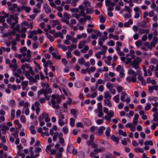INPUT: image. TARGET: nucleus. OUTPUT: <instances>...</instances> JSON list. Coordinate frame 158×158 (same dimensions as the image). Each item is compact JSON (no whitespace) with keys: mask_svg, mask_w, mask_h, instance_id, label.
I'll return each instance as SVG.
<instances>
[{"mask_svg":"<svg viewBox=\"0 0 158 158\" xmlns=\"http://www.w3.org/2000/svg\"><path fill=\"white\" fill-rule=\"evenodd\" d=\"M70 125L72 127H73L74 126V123L75 122V120L72 118H71L70 119Z\"/></svg>","mask_w":158,"mask_h":158,"instance_id":"nucleus-40","label":"nucleus"},{"mask_svg":"<svg viewBox=\"0 0 158 158\" xmlns=\"http://www.w3.org/2000/svg\"><path fill=\"white\" fill-rule=\"evenodd\" d=\"M136 70V72L132 69H130L128 71V73L131 75H132L131 76H128L126 78V80L128 83H130L131 82L134 83L136 82V76L138 75H140L141 72V70H139V72H137V70Z\"/></svg>","mask_w":158,"mask_h":158,"instance_id":"nucleus-1","label":"nucleus"},{"mask_svg":"<svg viewBox=\"0 0 158 158\" xmlns=\"http://www.w3.org/2000/svg\"><path fill=\"white\" fill-rule=\"evenodd\" d=\"M33 48L35 49L37 48L38 47L39 45V43L37 41H35L33 43Z\"/></svg>","mask_w":158,"mask_h":158,"instance_id":"nucleus-54","label":"nucleus"},{"mask_svg":"<svg viewBox=\"0 0 158 158\" xmlns=\"http://www.w3.org/2000/svg\"><path fill=\"white\" fill-rule=\"evenodd\" d=\"M63 134L62 133H59V142L61 143H63L64 142V140L63 137Z\"/></svg>","mask_w":158,"mask_h":158,"instance_id":"nucleus-21","label":"nucleus"},{"mask_svg":"<svg viewBox=\"0 0 158 158\" xmlns=\"http://www.w3.org/2000/svg\"><path fill=\"white\" fill-rule=\"evenodd\" d=\"M8 104L10 107H13L15 105V102L14 100H11L9 102Z\"/></svg>","mask_w":158,"mask_h":158,"instance_id":"nucleus-31","label":"nucleus"},{"mask_svg":"<svg viewBox=\"0 0 158 158\" xmlns=\"http://www.w3.org/2000/svg\"><path fill=\"white\" fill-rule=\"evenodd\" d=\"M98 111V117L99 118L102 117L103 115V113L102 111V110H99Z\"/></svg>","mask_w":158,"mask_h":158,"instance_id":"nucleus-62","label":"nucleus"},{"mask_svg":"<svg viewBox=\"0 0 158 158\" xmlns=\"http://www.w3.org/2000/svg\"><path fill=\"white\" fill-rule=\"evenodd\" d=\"M109 100L110 99H104V104L105 105H106L109 107H111L112 106V105Z\"/></svg>","mask_w":158,"mask_h":158,"instance_id":"nucleus-11","label":"nucleus"},{"mask_svg":"<svg viewBox=\"0 0 158 158\" xmlns=\"http://www.w3.org/2000/svg\"><path fill=\"white\" fill-rule=\"evenodd\" d=\"M22 10H25V12L26 13H29L31 10V8L28 6H26L24 5H23L21 6Z\"/></svg>","mask_w":158,"mask_h":158,"instance_id":"nucleus-14","label":"nucleus"},{"mask_svg":"<svg viewBox=\"0 0 158 158\" xmlns=\"http://www.w3.org/2000/svg\"><path fill=\"white\" fill-rule=\"evenodd\" d=\"M21 69L20 68H19L17 70L16 72L15 73L14 75L16 77H20V75L21 73Z\"/></svg>","mask_w":158,"mask_h":158,"instance_id":"nucleus-23","label":"nucleus"},{"mask_svg":"<svg viewBox=\"0 0 158 158\" xmlns=\"http://www.w3.org/2000/svg\"><path fill=\"white\" fill-rule=\"evenodd\" d=\"M144 144L146 146L148 145H150L151 146H152L153 145V143L151 140H146L144 142Z\"/></svg>","mask_w":158,"mask_h":158,"instance_id":"nucleus-39","label":"nucleus"},{"mask_svg":"<svg viewBox=\"0 0 158 158\" xmlns=\"http://www.w3.org/2000/svg\"><path fill=\"white\" fill-rule=\"evenodd\" d=\"M26 25L28 27H29L31 28V29H32L33 27L32 26V22H30V23H29L28 22H26Z\"/></svg>","mask_w":158,"mask_h":158,"instance_id":"nucleus-59","label":"nucleus"},{"mask_svg":"<svg viewBox=\"0 0 158 158\" xmlns=\"http://www.w3.org/2000/svg\"><path fill=\"white\" fill-rule=\"evenodd\" d=\"M84 45V43L82 41H80L78 45V48L81 49L83 48V45Z\"/></svg>","mask_w":158,"mask_h":158,"instance_id":"nucleus-63","label":"nucleus"},{"mask_svg":"<svg viewBox=\"0 0 158 158\" xmlns=\"http://www.w3.org/2000/svg\"><path fill=\"white\" fill-rule=\"evenodd\" d=\"M131 58L129 57H127V61L125 62V63L126 64H128L129 63H131V62H132V60L134 58V59L135 57V55H132V56H130Z\"/></svg>","mask_w":158,"mask_h":158,"instance_id":"nucleus-10","label":"nucleus"},{"mask_svg":"<svg viewBox=\"0 0 158 158\" xmlns=\"http://www.w3.org/2000/svg\"><path fill=\"white\" fill-rule=\"evenodd\" d=\"M104 98L106 99H110L111 97V95L110 94L108 91H106L104 94Z\"/></svg>","mask_w":158,"mask_h":158,"instance_id":"nucleus-13","label":"nucleus"},{"mask_svg":"<svg viewBox=\"0 0 158 158\" xmlns=\"http://www.w3.org/2000/svg\"><path fill=\"white\" fill-rule=\"evenodd\" d=\"M63 132L65 134H66L68 133L69 131L68 128L66 126H64L63 128Z\"/></svg>","mask_w":158,"mask_h":158,"instance_id":"nucleus-46","label":"nucleus"},{"mask_svg":"<svg viewBox=\"0 0 158 158\" xmlns=\"http://www.w3.org/2000/svg\"><path fill=\"white\" fill-rule=\"evenodd\" d=\"M43 9L44 10L45 12L47 14L50 13L51 12V10L50 7L47 3H45L44 5Z\"/></svg>","mask_w":158,"mask_h":158,"instance_id":"nucleus-8","label":"nucleus"},{"mask_svg":"<svg viewBox=\"0 0 158 158\" xmlns=\"http://www.w3.org/2000/svg\"><path fill=\"white\" fill-rule=\"evenodd\" d=\"M64 19H69L70 18V16L69 15L67 12H65L63 14Z\"/></svg>","mask_w":158,"mask_h":158,"instance_id":"nucleus-47","label":"nucleus"},{"mask_svg":"<svg viewBox=\"0 0 158 158\" xmlns=\"http://www.w3.org/2000/svg\"><path fill=\"white\" fill-rule=\"evenodd\" d=\"M63 92L65 95L69 97H70L71 96V94L69 91L68 89H62Z\"/></svg>","mask_w":158,"mask_h":158,"instance_id":"nucleus-17","label":"nucleus"},{"mask_svg":"<svg viewBox=\"0 0 158 158\" xmlns=\"http://www.w3.org/2000/svg\"><path fill=\"white\" fill-rule=\"evenodd\" d=\"M30 129L31 133L33 134H35L36 133V131L35 129V127L33 125H31L30 127Z\"/></svg>","mask_w":158,"mask_h":158,"instance_id":"nucleus-34","label":"nucleus"},{"mask_svg":"<svg viewBox=\"0 0 158 158\" xmlns=\"http://www.w3.org/2000/svg\"><path fill=\"white\" fill-rule=\"evenodd\" d=\"M118 133L121 135H122L123 136L125 137L127 136V134L125 132H124L122 130H119L118 131Z\"/></svg>","mask_w":158,"mask_h":158,"instance_id":"nucleus-36","label":"nucleus"},{"mask_svg":"<svg viewBox=\"0 0 158 158\" xmlns=\"http://www.w3.org/2000/svg\"><path fill=\"white\" fill-rule=\"evenodd\" d=\"M100 143L101 144L103 145L107 144V148L111 147V145L108 142L106 141L103 140H101L100 141Z\"/></svg>","mask_w":158,"mask_h":158,"instance_id":"nucleus-18","label":"nucleus"},{"mask_svg":"<svg viewBox=\"0 0 158 158\" xmlns=\"http://www.w3.org/2000/svg\"><path fill=\"white\" fill-rule=\"evenodd\" d=\"M42 86L45 89H51L49 87V85L46 83L43 82L41 84Z\"/></svg>","mask_w":158,"mask_h":158,"instance_id":"nucleus-28","label":"nucleus"},{"mask_svg":"<svg viewBox=\"0 0 158 158\" xmlns=\"http://www.w3.org/2000/svg\"><path fill=\"white\" fill-rule=\"evenodd\" d=\"M89 144L92 146L93 148L97 147L98 146V145H95L93 142V140L90 139L89 141Z\"/></svg>","mask_w":158,"mask_h":158,"instance_id":"nucleus-48","label":"nucleus"},{"mask_svg":"<svg viewBox=\"0 0 158 158\" xmlns=\"http://www.w3.org/2000/svg\"><path fill=\"white\" fill-rule=\"evenodd\" d=\"M89 49V48L87 45H85L84 48L81 50V52L83 53H86L87 51Z\"/></svg>","mask_w":158,"mask_h":158,"instance_id":"nucleus-27","label":"nucleus"},{"mask_svg":"<svg viewBox=\"0 0 158 158\" xmlns=\"http://www.w3.org/2000/svg\"><path fill=\"white\" fill-rule=\"evenodd\" d=\"M104 149H103L102 147L101 148H95L94 150V152L97 153L102 152L104 151Z\"/></svg>","mask_w":158,"mask_h":158,"instance_id":"nucleus-37","label":"nucleus"},{"mask_svg":"<svg viewBox=\"0 0 158 158\" xmlns=\"http://www.w3.org/2000/svg\"><path fill=\"white\" fill-rule=\"evenodd\" d=\"M151 108V105L150 103H146V106H145V110H148Z\"/></svg>","mask_w":158,"mask_h":158,"instance_id":"nucleus-53","label":"nucleus"},{"mask_svg":"<svg viewBox=\"0 0 158 158\" xmlns=\"http://www.w3.org/2000/svg\"><path fill=\"white\" fill-rule=\"evenodd\" d=\"M147 26V23L145 21H143L140 23V27L143 28H145Z\"/></svg>","mask_w":158,"mask_h":158,"instance_id":"nucleus-49","label":"nucleus"},{"mask_svg":"<svg viewBox=\"0 0 158 158\" xmlns=\"http://www.w3.org/2000/svg\"><path fill=\"white\" fill-rule=\"evenodd\" d=\"M76 126L77 127H81L82 128L84 127V125L81 122H78L76 123Z\"/></svg>","mask_w":158,"mask_h":158,"instance_id":"nucleus-57","label":"nucleus"},{"mask_svg":"<svg viewBox=\"0 0 158 158\" xmlns=\"http://www.w3.org/2000/svg\"><path fill=\"white\" fill-rule=\"evenodd\" d=\"M51 22L53 23L52 24V26L53 27H54L57 25H60L59 21L57 20H52Z\"/></svg>","mask_w":158,"mask_h":158,"instance_id":"nucleus-25","label":"nucleus"},{"mask_svg":"<svg viewBox=\"0 0 158 158\" xmlns=\"http://www.w3.org/2000/svg\"><path fill=\"white\" fill-rule=\"evenodd\" d=\"M45 99L44 98H41L39 99L38 100V102L40 103H44L45 102Z\"/></svg>","mask_w":158,"mask_h":158,"instance_id":"nucleus-61","label":"nucleus"},{"mask_svg":"<svg viewBox=\"0 0 158 158\" xmlns=\"http://www.w3.org/2000/svg\"><path fill=\"white\" fill-rule=\"evenodd\" d=\"M20 119L21 122L23 123H25L26 121V119L25 116L22 115L21 116L20 118Z\"/></svg>","mask_w":158,"mask_h":158,"instance_id":"nucleus-52","label":"nucleus"},{"mask_svg":"<svg viewBox=\"0 0 158 158\" xmlns=\"http://www.w3.org/2000/svg\"><path fill=\"white\" fill-rule=\"evenodd\" d=\"M42 115L44 116L45 118V121L46 122H49L50 119L48 117V114H46L45 113H43Z\"/></svg>","mask_w":158,"mask_h":158,"instance_id":"nucleus-20","label":"nucleus"},{"mask_svg":"<svg viewBox=\"0 0 158 158\" xmlns=\"http://www.w3.org/2000/svg\"><path fill=\"white\" fill-rule=\"evenodd\" d=\"M15 110H12L11 112V118L12 120H13L15 118Z\"/></svg>","mask_w":158,"mask_h":158,"instance_id":"nucleus-42","label":"nucleus"},{"mask_svg":"<svg viewBox=\"0 0 158 158\" xmlns=\"http://www.w3.org/2000/svg\"><path fill=\"white\" fill-rule=\"evenodd\" d=\"M125 11L130 13L132 11L131 9L129 8L128 6H125Z\"/></svg>","mask_w":158,"mask_h":158,"instance_id":"nucleus-64","label":"nucleus"},{"mask_svg":"<svg viewBox=\"0 0 158 158\" xmlns=\"http://www.w3.org/2000/svg\"><path fill=\"white\" fill-rule=\"evenodd\" d=\"M157 99L158 98L156 97H155L154 98H152L151 97H148V100L150 102L152 101H156L157 100Z\"/></svg>","mask_w":158,"mask_h":158,"instance_id":"nucleus-41","label":"nucleus"},{"mask_svg":"<svg viewBox=\"0 0 158 158\" xmlns=\"http://www.w3.org/2000/svg\"><path fill=\"white\" fill-rule=\"evenodd\" d=\"M59 133L58 132H55L54 133V135L53 136L52 139L53 141H55L57 139V137H59Z\"/></svg>","mask_w":158,"mask_h":158,"instance_id":"nucleus-26","label":"nucleus"},{"mask_svg":"<svg viewBox=\"0 0 158 158\" xmlns=\"http://www.w3.org/2000/svg\"><path fill=\"white\" fill-rule=\"evenodd\" d=\"M111 139L114 141L117 144H118L119 143V139L118 138H116L114 135H112L111 136Z\"/></svg>","mask_w":158,"mask_h":158,"instance_id":"nucleus-22","label":"nucleus"},{"mask_svg":"<svg viewBox=\"0 0 158 158\" xmlns=\"http://www.w3.org/2000/svg\"><path fill=\"white\" fill-rule=\"evenodd\" d=\"M143 43L141 40H139L135 42V44L136 46L137 47L140 46H141L142 44Z\"/></svg>","mask_w":158,"mask_h":158,"instance_id":"nucleus-58","label":"nucleus"},{"mask_svg":"<svg viewBox=\"0 0 158 158\" xmlns=\"http://www.w3.org/2000/svg\"><path fill=\"white\" fill-rule=\"evenodd\" d=\"M124 71L123 69H121L119 71L120 77L121 78H123L125 76V74L124 73Z\"/></svg>","mask_w":158,"mask_h":158,"instance_id":"nucleus-45","label":"nucleus"},{"mask_svg":"<svg viewBox=\"0 0 158 158\" xmlns=\"http://www.w3.org/2000/svg\"><path fill=\"white\" fill-rule=\"evenodd\" d=\"M33 149V148L32 147H31L29 148V151L30 152L31 155V158H35L39 156V153H37L35 155L34 154L32 151Z\"/></svg>","mask_w":158,"mask_h":158,"instance_id":"nucleus-9","label":"nucleus"},{"mask_svg":"<svg viewBox=\"0 0 158 158\" xmlns=\"http://www.w3.org/2000/svg\"><path fill=\"white\" fill-rule=\"evenodd\" d=\"M127 96V94L126 93L123 92L122 93V95L121 96L120 99L122 101L125 102V97Z\"/></svg>","mask_w":158,"mask_h":158,"instance_id":"nucleus-32","label":"nucleus"},{"mask_svg":"<svg viewBox=\"0 0 158 158\" xmlns=\"http://www.w3.org/2000/svg\"><path fill=\"white\" fill-rule=\"evenodd\" d=\"M0 128H1L0 130H1L4 131L8 130L9 129V127L6 126L5 124L0 125Z\"/></svg>","mask_w":158,"mask_h":158,"instance_id":"nucleus-15","label":"nucleus"},{"mask_svg":"<svg viewBox=\"0 0 158 158\" xmlns=\"http://www.w3.org/2000/svg\"><path fill=\"white\" fill-rule=\"evenodd\" d=\"M106 129L105 127L103 126H101L99 127L98 128V133L101 135L103 132V131Z\"/></svg>","mask_w":158,"mask_h":158,"instance_id":"nucleus-16","label":"nucleus"},{"mask_svg":"<svg viewBox=\"0 0 158 158\" xmlns=\"http://www.w3.org/2000/svg\"><path fill=\"white\" fill-rule=\"evenodd\" d=\"M139 31L141 34H142L145 33L146 34L148 33L149 30L147 29H144L142 28H140L139 29Z\"/></svg>","mask_w":158,"mask_h":158,"instance_id":"nucleus-24","label":"nucleus"},{"mask_svg":"<svg viewBox=\"0 0 158 158\" xmlns=\"http://www.w3.org/2000/svg\"><path fill=\"white\" fill-rule=\"evenodd\" d=\"M107 114L111 118L113 117L114 116V113L113 111L112 110H110L109 112H108V114Z\"/></svg>","mask_w":158,"mask_h":158,"instance_id":"nucleus-56","label":"nucleus"},{"mask_svg":"<svg viewBox=\"0 0 158 158\" xmlns=\"http://www.w3.org/2000/svg\"><path fill=\"white\" fill-rule=\"evenodd\" d=\"M67 150L70 153H73L74 154H75L77 153V152L76 151H75L73 146L71 144L68 145Z\"/></svg>","mask_w":158,"mask_h":158,"instance_id":"nucleus-7","label":"nucleus"},{"mask_svg":"<svg viewBox=\"0 0 158 158\" xmlns=\"http://www.w3.org/2000/svg\"><path fill=\"white\" fill-rule=\"evenodd\" d=\"M100 21L101 23H104L106 21V19L102 15H101L99 16Z\"/></svg>","mask_w":158,"mask_h":158,"instance_id":"nucleus-43","label":"nucleus"},{"mask_svg":"<svg viewBox=\"0 0 158 158\" xmlns=\"http://www.w3.org/2000/svg\"><path fill=\"white\" fill-rule=\"evenodd\" d=\"M134 151L136 152H139L140 153H143L144 152L143 148H135Z\"/></svg>","mask_w":158,"mask_h":158,"instance_id":"nucleus-33","label":"nucleus"},{"mask_svg":"<svg viewBox=\"0 0 158 158\" xmlns=\"http://www.w3.org/2000/svg\"><path fill=\"white\" fill-rule=\"evenodd\" d=\"M52 92V89H40L38 92L39 95H41L43 94L45 96L46 99L48 100L50 99V97L49 96H46V95L48 94L51 93Z\"/></svg>","mask_w":158,"mask_h":158,"instance_id":"nucleus-5","label":"nucleus"},{"mask_svg":"<svg viewBox=\"0 0 158 158\" xmlns=\"http://www.w3.org/2000/svg\"><path fill=\"white\" fill-rule=\"evenodd\" d=\"M106 86L108 89H112L114 87L116 89H122V87L116 84H113L109 82L107 83Z\"/></svg>","mask_w":158,"mask_h":158,"instance_id":"nucleus-6","label":"nucleus"},{"mask_svg":"<svg viewBox=\"0 0 158 158\" xmlns=\"http://www.w3.org/2000/svg\"><path fill=\"white\" fill-rule=\"evenodd\" d=\"M141 60L139 57H137L136 58H134L133 60L131 62L130 65L136 70H137V72H139V70H141V68L139 66V63Z\"/></svg>","mask_w":158,"mask_h":158,"instance_id":"nucleus-4","label":"nucleus"},{"mask_svg":"<svg viewBox=\"0 0 158 158\" xmlns=\"http://www.w3.org/2000/svg\"><path fill=\"white\" fill-rule=\"evenodd\" d=\"M58 123L60 126H62L65 124V123L63 119H58Z\"/></svg>","mask_w":158,"mask_h":158,"instance_id":"nucleus-35","label":"nucleus"},{"mask_svg":"<svg viewBox=\"0 0 158 158\" xmlns=\"http://www.w3.org/2000/svg\"><path fill=\"white\" fill-rule=\"evenodd\" d=\"M113 99L116 103H118L119 102V95H117L115 96L113 98Z\"/></svg>","mask_w":158,"mask_h":158,"instance_id":"nucleus-30","label":"nucleus"},{"mask_svg":"<svg viewBox=\"0 0 158 158\" xmlns=\"http://www.w3.org/2000/svg\"><path fill=\"white\" fill-rule=\"evenodd\" d=\"M18 155L20 156L22 158H24L25 157V154L23 153H22L20 151H18L17 152Z\"/></svg>","mask_w":158,"mask_h":158,"instance_id":"nucleus-55","label":"nucleus"},{"mask_svg":"<svg viewBox=\"0 0 158 158\" xmlns=\"http://www.w3.org/2000/svg\"><path fill=\"white\" fill-rule=\"evenodd\" d=\"M26 76L28 79L32 81L34 83H36L37 82L36 79L35 78H34L33 77L30 76V74L26 75Z\"/></svg>","mask_w":158,"mask_h":158,"instance_id":"nucleus-12","label":"nucleus"},{"mask_svg":"<svg viewBox=\"0 0 158 158\" xmlns=\"http://www.w3.org/2000/svg\"><path fill=\"white\" fill-rule=\"evenodd\" d=\"M21 68L22 69L23 73L26 76L30 73L32 75H34L35 73L32 67L30 66L27 64L25 63L22 65Z\"/></svg>","mask_w":158,"mask_h":158,"instance_id":"nucleus-2","label":"nucleus"},{"mask_svg":"<svg viewBox=\"0 0 158 158\" xmlns=\"http://www.w3.org/2000/svg\"><path fill=\"white\" fill-rule=\"evenodd\" d=\"M86 13L88 14H91L94 12V11L91 9L87 8L86 9Z\"/></svg>","mask_w":158,"mask_h":158,"instance_id":"nucleus-50","label":"nucleus"},{"mask_svg":"<svg viewBox=\"0 0 158 158\" xmlns=\"http://www.w3.org/2000/svg\"><path fill=\"white\" fill-rule=\"evenodd\" d=\"M47 37L50 40L51 42H52L54 40V38L53 37L51 36L50 34L48 33L46 34Z\"/></svg>","mask_w":158,"mask_h":158,"instance_id":"nucleus-38","label":"nucleus"},{"mask_svg":"<svg viewBox=\"0 0 158 158\" xmlns=\"http://www.w3.org/2000/svg\"><path fill=\"white\" fill-rule=\"evenodd\" d=\"M61 99L59 96H56L53 94L52 96L51 103L52 107L54 108L58 109L59 108L58 104L61 102Z\"/></svg>","mask_w":158,"mask_h":158,"instance_id":"nucleus-3","label":"nucleus"},{"mask_svg":"<svg viewBox=\"0 0 158 158\" xmlns=\"http://www.w3.org/2000/svg\"><path fill=\"white\" fill-rule=\"evenodd\" d=\"M110 129L109 127L107 128V130H106L105 131V134L107 136H109L110 135Z\"/></svg>","mask_w":158,"mask_h":158,"instance_id":"nucleus-60","label":"nucleus"},{"mask_svg":"<svg viewBox=\"0 0 158 158\" xmlns=\"http://www.w3.org/2000/svg\"><path fill=\"white\" fill-rule=\"evenodd\" d=\"M150 7L152 9H155L157 11L158 10V7L156 6V4L154 2L152 3Z\"/></svg>","mask_w":158,"mask_h":158,"instance_id":"nucleus-29","label":"nucleus"},{"mask_svg":"<svg viewBox=\"0 0 158 158\" xmlns=\"http://www.w3.org/2000/svg\"><path fill=\"white\" fill-rule=\"evenodd\" d=\"M34 151L35 152L36 154L39 153V152L41 151V148L39 147H36L35 148Z\"/></svg>","mask_w":158,"mask_h":158,"instance_id":"nucleus-51","label":"nucleus"},{"mask_svg":"<svg viewBox=\"0 0 158 158\" xmlns=\"http://www.w3.org/2000/svg\"><path fill=\"white\" fill-rule=\"evenodd\" d=\"M78 62L80 64L83 65L85 64V60L84 58H81L78 60Z\"/></svg>","mask_w":158,"mask_h":158,"instance_id":"nucleus-44","label":"nucleus"},{"mask_svg":"<svg viewBox=\"0 0 158 158\" xmlns=\"http://www.w3.org/2000/svg\"><path fill=\"white\" fill-rule=\"evenodd\" d=\"M139 118V115L138 114H135L133 119L132 122L133 124H136L137 123V120Z\"/></svg>","mask_w":158,"mask_h":158,"instance_id":"nucleus-19","label":"nucleus"}]
</instances>
